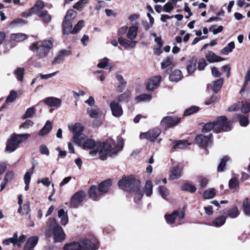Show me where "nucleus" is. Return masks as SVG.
<instances>
[{"instance_id": "nucleus-54", "label": "nucleus", "mask_w": 250, "mask_h": 250, "mask_svg": "<svg viewBox=\"0 0 250 250\" xmlns=\"http://www.w3.org/2000/svg\"><path fill=\"white\" fill-rule=\"evenodd\" d=\"M158 192L162 197L165 199H166L169 195L168 189L164 186H160L158 188Z\"/></svg>"}, {"instance_id": "nucleus-23", "label": "nucleus", "mask_w": 250, "mask_h": 250, "mask_svg": "<svg viewBox=\"0 0 250 250\" xmlns=\"http://www.w3.org/2000/svg\"><path fill=\"white\" fill-rule=\"evenodd\" d=\"M111 186V181L109 179L105 180L100 183L97 187L102 195L108 191Z\"/></svg>"}, {"instance_id": "nucleus-34", "label": "nucleus", "mask_w": 250, "mask_h": 250, "mask_svg": "<svg viewBox=\"0 0 250 250\" xmlns=\"http://www.w3.org/2000/svg\"><path fill=\"white\" fill-rule=\"evenodd\" d=\"M52 126L51 122L48 121L46 122L43 127L41 129L39 132V136H44L48 134L52 129Z\"/></svg>"}, {"instance_id": "nucleus-28", "label": "nucleus", "mask_w": 250, "mask_h": 250, "mask_svg": "<svg viewBox=\"0 0 250 250\" xmlns=\"http://www.w3.org/2000/svg\"><path fill=\"white\" fill-rule=\"evenodd\" d=\"M58 217L61 219V223L63 226H65L68 222V217L67 211L63 209H61L58 211Z\"/></svg>"}, {"instance_id": "nucleus-33", "label": "nucleus", "mask_w": 250, "mask_h": 250, "mask_svg": "<svg viewBox=\"0 0 250 250\" xmlns=\"http://www.w3.org/2000/svg\"><path fill=\"white\" fill-rule=\"evenodd\" d=\"M223 79L220 78L215 81H214L212 83V84H210L209 86H210L212 91L215 93H217L221 88L223 83Z\"/></svg>"}, {"instance_id": "nucleus-17", "label": "nucleus", "mask_w": 250, "mask_h": 250, "mask_svg": "<svg viewBox=\"0 0 250 250\" xmlns=\"http://www.w3.org/2000/svg\"><path fill=\"white\" fill-rule=\"evenodd\" d=\"M71 52L69 50H62L60 51L57 56L54 58L52 61V64H57L62 62L65 57L70 55Z\"/></svg>"}, {"instance_id": "nucleus-59", "label": "nucleus", "mask_w": 250, "mask_h": 250, "mask_svg": "<svg viewBox=\"0 0 250 250\" xmlns=\"http://www.w3.org/2000/svg\"><path fill=\"white\" fill-rule=\"evenodd\" d=\"M229 158L227 156H225L221 160L219 165L218 166V171H223L225 168L226 163L229 160Z\"/></svg>"}, {"instance_id": "nucleus-19", "label": "nucleus", "mask_w": 250, "mask_h": 250, "mask_svg": "<svg viewBox=\"0 0 250 250\" xmlns=\"http://www.w3.org/2000/svg\"><path fill=\"white\" fill-rule=\"evenodd\" d=\"M89 198L94 201H97L102 195L96 186H91L88 190Z\"/></svg>"}, {"instance_id": "nucleus-61", "label": "nucleus", "mask_w": 250, "mask_h": 250, "mask_svg": "<svg viewBox=\"0 0 250 250\" xmlns=\"http://www.w3.org/2000/svg\"><path fill=\"white\" fill-rule=\"evenodd\" d=\"M35 112L34 108L33 107H30L28 108L25 113L22 116V119H25L26 118H29L32 117L33 114H34Z\"/></svg>"}, {"instance_id": "nucleus-4", "label": "nucleus", "mask_w": 250, "mask_h": 250, "mask_svg": "<svg viewBox=\"0 0 250 250\" xmlns=\"http://www.w3.org/2000/svg\"><path fill=\"white\" fill-rule=\"evenodd\" d=\"M47 227L46 235L50 237L52 231L55 242H60L65 239L64 232L62 228L58 224L55 219L50 218L49 220Z\"/></svg>"}, {"instance_id": "nucleus-41", "label": "nucleus", "mask_w": 250, "mask_h": 250, "mask_svg": "<svg viewBox=\"0 0 250 250\" xmlns=\"http://www.w3.org/2000/svg\"><path fill=\"white\" fill-rule=\"evenodd\" d=\"M235 118H238L239 120L240 124L242 126H246L249 123L248 117L241 114H237L234 116Z\"/></svg>"}, {"instance_id": "nucleus-46", "label": "nucleus", "mask_w": 250, "mask_h": 250, "mask_svg": "<svg viewBox=\"0 0 250 250\" xmlns=\"http://www.w3.org/2000/svg\"><path fill=\"white\" fill-rule=\"evenodd\" d=\"M243 208L244 213L246 215H250V202L248 198L244 200L243 203Z\"/></svg>"}, {"instance_id": "nucleus-49", "label": "nucleus", "mask_w": 250, "mask_h": 250, "mask_svg": "<svg viewBox=\"0 0 250 250\" xmlns=\"http://www.w3.org/2000/svg\"><path fill=\"white\" fill-rule=\"evenodd\" d=\"M226 217H225L224 216H220V217L217 218L216 219H215L213 221V226L217 227H220L224 224V223L226 222Z\"/></svg>"}, {"instance_id": "nucleus-30", "label": "nucleus", "mask_w": 250, "mask_h": 250, "mask_svg": "<svg viewBox=\"0 0 250 250\" xmlns=\"http://www.w3.org/2000/svg\"><path fill=\"white\" fill-rule=\"evenodd\" d=\"M197 60L193 57L187 63V71L189 74H192L196 69Z\"/></svg>"}, {"instance_id": "nucleus-22", "label": "nucleus", "mask_w": 250, "mask_h": 250, "mask_svg": "<svg viewBox=\"0 0 250 250\" xmlns=\"http://www.w3.org/2000/svg\"><path fill=\"white\" fill-rule=\"evenodd\" d=\"M118 42L125 49H127L128 48H134L136 46L137 43L136 41L128 40L121 37L119 38Z\"/></svg>"}, {"instance_id": "nucleus-14", "label": "nucleus", "mask_w": 250, "mask_h": 250, "mask_svg": "<svg viewBox=\"0 0 250 250\" xmlns=\"http://www.w3.org/2000/svg\"><path fill=\"white\" fill-rule=\"evenodd\" d=\"M180 121V118L177 117L167 116L164 118L161 121V125L166 127H172L176 125Z\"/></svg>"}, {"instance_id": "nucleus-7", "label": "nucleus", "mask_w": 250, "mask_h": 250, "mask_svg": "<svg viewBox=\"0 0 250 250\" xmlns=\"http://www.w3.org/2000/svg\"><path fill=\"white\" fill-rule=\"evenodd\" d=\"M69 128L73 133V140L76 144H80L81 143L82 138L84 137L83 134V127L79 123L75 124V125H69Z\"/></svg>"}, {"instance_id": "nucleus-45", "label": "nucleus", "mask_w": 250, "mask_h": 250, "mask_svg": "<svg viewBox=\"0 0 250 250\" xmlns=\"http://www.w3.org/2000/svg\"><path fill=\"white\" fill-rule=\"evenodd\" d=\"M235 47V44L233 42H229L227 46L225 47L221 51V53L223 55H228L231 52Z\"/></svg>"}, {"instance_id": "nucleus-44", "label": "nucleus", "mask_w": 250, "mask_h": 250, "mask_svg": "<svg viewBox=\"0 0 250 250\" xmlns=\"http://www.w3.org/2000/svg\"><path fill=\"white\" fill-rule=\"evenodd\" d=\"M152 98L150 94H141L135 98V100L137 102H149Z\"/></svg>"}, {"instance_id": "nucleus-55", "label": "nucleus", "mask_w": 250, "mask_h": 250, "mask_svg": "<svg viewBox=\"0 0 250 250\" xmlns=\"http://www.w3.org/2000/svg\"><path fill=\"white\" fill-rule=\"evenodd\" d=\"M131 93L129 91H125L124 93L119 95L118 97L119 102H127L128 99L130 97Z\"/></svg>"}, {"instance_id": "nucleus-13", "label": "nucleus", "mask_w": 250, "mask_h": 250, "mask_svg": "<svg viewBox=\"0 0 250 250\" xmlns=\"http://www.w3.org/2000/svg\"><path fill=\"white\" fill-rule=\"evenodd\" d=\"M109 106L113 116L119 118L123 115L122 107L118 102L115 101H112L110 103Z\"/></svg>"}, {"instance_id": "nucleus-32", "label": "nucleus", "mask_w": 250, "mask_h": 250, "mask_svg": "<svg viewBox=\"0 0 250 250\" xmlns=\"http://www.w3.org/2000/svg\"><path fill=\"white\" fill-rule=\"evenodd\" d=\"M63 26V34H68L69 33H72V21L70 20H65L64 19V21L62 23Z\"/></svg>"}, {"instance_id": "nucleus-25", "label": "nucleus", "mask_w": 250, "mask_h": 250, "mask_svg": "<svg viewBox=\"0 0 250 250\" xmlns=\"http://www.w3.org/2000/svg\"><path fill=\"white\" fill-rule=\"evenodd\" d=\"M37 15L41 19L42 22L44 24L48 23L51 21V15L45 10L42 11H39Z\"/></svg>"}, {"instance_id": "nucleus-8", "label": "nucleus", "mask_w": 250, "mask_h": 250, "mask_svg": "<svg viewBox=\"0 0 250 250\" xmlns=\"http://www.w3.org/2000/svg\"><path fill=\"white\" fill-rule=\"evenodd\" d=\"M184 216L185 212L181 210H175L169 215H165L167 222L169 224H172L174 221L176 222L178 224H181Z\"/></svg>"}, {"instance_id": "nucleus-26", "label": "nucleus", "mask_w": 250, "mask_h": 250, "mask_svg": "<svg viewBox=\"0 0 250 250\" xmlns=\"http://www.w3.org/2000/svg\"><path fill=\"white\" fill-rule=\"evenodd\" d=\"M44 103L50 106H60L62 104V100L60 99L49 97L44 100Z\"/></svg>"}, {"instance_id": "nucleus-64", "label": "nucleus", "mask_w": 250, "mask_h": 250, "mask_svg": "<svg viewBox=\"0 0 250 250\" xmlns=\"http://www.w3.org/2000/svg\"><path fill=\"white\" fill-rule=\"evenodd\" d=\"M250 81V69L246 73V74L245 76V83H244V85L240 91L241 92H242L245 90V88L247 86V84Z\"/></svg>"}, {"instance_id": "nucleus-50", "label": "nucleus", "mask_w": 250, "mask_h": 250, "mask_svg": "<svg viewBox=\"0 0 250 250\" xmlns=\"http://www.w3.org/2000/svg\"><path fill=\"white\" fill-rule=\"evenodd\" d=\"M76 15L77 12L73 9H70L67 11L66 14L65 16L64 19L65 20H70L72 21L76 17Z\"/></svg>"}, {"instance_id": "nucleus-42", "label": "nucleus", "mask_w": 250, "mask_h": 250, "mask_svg": "<svg viewBox=\"0 0 250 250\" xmlns=\"http://www.w3.org/2000/svg\"><path fill=\"white\" fill-rule=\"evenodd\" d=\"M137 26H132L130 27L127 33V38L130 40L135 39L137 36Z\"/></svg>"}, {"instance_id": "nucleus-6", "label": "nucleus", "mask_w": 250, "mask_h": 250, "mask_svg": "<svg viewBox=\"0 0 250 250\" xmlns=\"http://www.w3.org/2000/svg\"><path fill=\"white\" fill-rule=\"evenodd\" d=\"M26 238V236L23 234L18 237V233L15 232L12 237L5 239L2 242V244L4 245H9L10 244H12L13 246L20 248L22 244L25 241Z\"/></svg>"}, {"instance_id": "nucleus-24", "label": "nucleus", "mask_w": 250, "mask_h": 250, "mask_svg": "<svg viewBox=\"0 0 250 250\" xmlns=\"http://www.w3.org/2000/svg\"><path fill=\"white\" fill-rule=\"evenodd\" d=\"M11 136L19 146V144L28 139L30 137V134L28 133L20 134H13Z\"/></svg>"}, {"instance_id": "nucleus-36", "label": "nucleus", "mask_w": 250, "mask_h": 250, "mask_svg": "<svg viewBox=\"0 0 250 250\" xmlns=\"http://www.w3.org/2000/svg\"><path fill=\"white\" fill-rule=\"evenodd\" d=\"M189 143L186 140H179L174 142L173 143V148L176 149H184L186 148Z\"/></svg>"}, {"instance_id": "nucleus-3", "label": "nucleus", "mask_w": 250, "mask_h": 250, "mask_svg": "<svg viewBox=\"0 0 250 250\" xmlns=\"http://www.w3.org/2000/svg\"><path fill=\"white\" fill-rule=\"evenodd\" d=\"M54 40L50 38L42 42L33 43L30 46L33 51H36L37 55L40 58H44L48 54L50 49L53 46Z\"/></svg>"}, {"instance_id": "nucleus-2", "label": "nucleus", "mask_w": 250, "mask_h": 250, "mask_svg": "<svg viewBox=\"0 0 250 250\" xmlns=\"http://www.w3.org/2000/svg\"><path fill=\"white\" fill-rule=\"evenodd\" d=\"M119 187L125 190L135 192L134 200L137 202L143 196L142 191L140 189V182L133 176L123 178L118 182Z\"/></svg>"}, {"instance_id": "nucleus-63", "label": "nucleus", "mask_w": 250, "mask_h": 250, "mask_svg": "<svg viewBox=\"0 0 250 250\" xmlns=\"http://www.w3.org/2000/svg\"><path fill=\"white\" fill-rule=\"evenodd\" d=\"M84 22L83 20L80 21L72 30V34H75L78 32L84 26Z\"/></svg>"}, {"instance_id": "nucleus-37", "label": "nucleus", "mask_w": 250, "mask_h": 250, "mask_svg": "<svg viewBox=\"0 0 250 250\" xmlns=\"http://www.w3.org/2000/svg\"><path fill=\"white\" fill-rule=\"evenodd\" d=\"M44 7V3L42 0H39L37 1L36 3L31 8H30V12H34V13L38 14L39 11H42V8Z\"/></svg>"}, {"instance_id": "nucleus-31", "label": "nucleus", "mask_w": 250, "mask_h": 250, "mask_svg": "<svg viewBox=\"0 0 250 250\" xmlns=\"http://www.w3.org/2000/svg\"><path fill=\"white\" fill-rule=\"evenodd\" d=\"M206 57L209 62H221L224 60V59L216 55L213 52L209 51L206 55Z\"/></svg>"}, {"instance_id": "nucleus-47", "label": "nucleus", "mask_w": 250, "mask_h": 250, "mask_svg": "<svg viewBox=\"0 0 250 250\" xmlns=\"http://www.w3.org/2000/svg\"><path fill=\"white\" fill-rule=\"evenodd\" d=\"M35 167V164H33L31 168L25 173L24 176V183H30L31 175L34 172Z\"/></svg>"}, {"instance_id": "nucleus-5", "label": "nucleus", "mask_w": 250, "mask_h": 250, "mask_svg": "<svg viewBox=\"0 0 250 250\" xmlns=\"http://www.w3.org/2000/svg\"><path fill=\"white\" fill-rule=\"evenodd\" d=\"M214 132L219 133L222 131H228L231 129V123L229 121L226 116H220L218 117L214 122Z\"/></svg>"}, {"instance_id": "nucleus-18", "label": "nucleus", "mask_w": 250, "mask_h": 250, "mask_svg": "<svg viewBox=\"0 0 250 250\" xmlns=\"http://www.w3.org/2000/svg\"><path fill=\"white\" fill-rule=\"evenodd\" d=\"M183 168L179 165L172 167L170 170L169 178L174 180L180 178L182 174Z\"/></svg>"}, {"instance_id": "nucleus-56", "label": "nucleus", "mask_w": 250, "mask_h": 250, "mask_svg": "<svg viewBox=\"0 0 250 250\" xmlns=\"http://www.w3.org/2000/svg\"><path fill=\"white\" fill-rule=\"evenodd\" d=\"M214 122H210L206 124L202 128V132L203 133H206L210 130H211L212 129L214 130Z\"/></svg>"}, {"instance_id": "nucleus-15", "label": "nucleus", "mask_w": 250, "mask_h": 250, "mask_svg": "<svg viewBox=\"0 0 250 250\" xmlns=\"http://www.w3.org/2000/svg\"><path fill=\"white\" fill-rule=\"evenodd\" d=\"M87 111L91 118L95 119L101 118L104 115L103 110L97 106H94L93 107L88 108L87 109Z\"/></svg>"}, {"instance_id": "nucleus-9", "label": "nucleus", "mask_w": 250, "mask_h": 250, "mask_svg": "<svg viewBox=\"0 0 250 250\" xmlns=\"http://www.w3.org/2000/svg\"><path fill=\"white\" fill-rule=\"evenodd\" d=\"M81 250H97L98 242L95 238L91 240L84 239L80 240Z\"/></svg>"}, {"instance_id": "nucleus-11", "label": "nucleus", "mask_w": 250, "mask_h": 250, "mask_svg": "<svg viewBox=\"0 0 250 250\" xmlns=\"http://www.w3.org/2000/svg\"><path fill=\"white\" fill-rule=\"evenodd\" d=\"M86 196L84 191L81 190L76 192L71 197L70 205L72 207L77 208L82 202Z\"/></svg>"}, {"instance_id": "nucleus-39", "label": "nucleus", "mask_w": 250, "mask_h": 250, "mask_svg": "<svg viewBox=\"0 0 250 250\" xmlns=\"http://www.w3.org/2000/svg\"><path fill=\"white\" fill-rule=\"evenodd\" d=\"M89 0H79L73 6V8L78 11H82L88 4Z\"/></svg>"}, {"instance_id": "nucleus-52", "label": "nucleus", "mask_w": 250, "mask_h": 250, "mask_svg": "<svg viewBox=\"0 0 250 250\" xmlns=\"http://www.w3.org/2000/svg\"><path fill=\"white\" fill-rule=\"evenodd\" d=\"M24 69L22 68H18L14 72V75L18 81H22L23 77Z\"/></svg>"}, {"instance_id": "nucleus-51", "label": "nucleus", "mask_w": 250, "mask_h": 250, "mask_svg": "<svg viewBox=\"0 0 250 250\" xmlns=\"http://www.w3.org/2000/svg\"><path fill=\"white\" fill-rule=\"evenodd\" d=\"M215 195V190L214 188H209L205 190L203 196L205 199L212 198Z\"/></svg>"}, {"instance_id": "nucleus-43", "label": "nucleus", "mask_w": 250, "mask_h": 250, "mask_svg": "<svg viewBox=\"0 0 250 250\" xmlns=\"http://www.w3.org/2000/svg\"><path fill=\"white\" fill-rule=\"evenodd\" d=\"M153 185L152 183L150 181H147L146 183L145 189L143 193H145L147 196H150L152 193Z\"/></svg>"}, {"instance_id": "nucleus-57", "label": "nucleus", "mask_w": 250, "mask_h": 250, "mask_svg": "<svg viewBox=\"0 0 250 250\" xmlns=\"http://www.w3.org/2000/svg\"><path fill=\"white\" fill-rule=\"evenodd\" d=\"M241 109L244 113L250 112V103L248 102H242Z\"/></svg>"}, {"instance_id": "nucleus-35", "label": "nucleus", "mask_w": 250, "mask_h": 250, "mask_svg": "<svg viewBox=\"0 0 250 250\" xmlns=\"http://www.w3.org/2000/svg\"><path fill=\"white\" fill-rule=\"evenodd\" d=\"M182 78V72L179 70H174L169 75V79L172 82H177Z\"/></svg>"}, {"instance_id": "nucleus-58", "label": "nucleus", "mask_w": 250, "mask_h": 250, "mask_svg": "<svg viewBox=\"0 0 250 250\" xmlns=\"http://www.w3.org/2000/svg\"><path fill=\"white\" fill-rule=\"evenodd\" d=\"M199 109V107L196 106H193L190 107V108L186 110L184 112V116H188L191 115L196 112H197Z\"/></svg>"}, {"instance_id": "nucleus-38", "label": "nucleus", "mask_w": 250, "mask_h": 250, "mask_svg": "<svg viewBox=\"0 0 250 250\" xmlns=\"http://www.w3.org/2000/svg\"><path fill=\"white\" fill-rule=\"evenodd\" d=\"M10 38L12 41L20 42L25 40L27 38V36L23 33L12 34Z\"/></svg>"}, {"instance_id": "nucleus-1", "label": "nucleus", "mask_w": 250, "mask_h": 250, "mask_svg": "<svg viewBox=\"0 0 250 250\" xmlns=\"http://www.w3.org/2000/svg\"><path fill=\"white\" fill-rule=\"evenodd\" d=\"M81 141V143L77 144L79 146H81L84 149L90 150L89 154L92 156H96L98 153L100 158L102 160H105L108 155L113 156L116 155L123 146V141L120 139H118L116 142L110 138L102 143L95 142L91 139H85L84 136L82 138Z\"/></svg>"}, {"instance_id": "nucleus-20", "label": "nucleus", "mask_w": 250, "mask_h": 250, "mask_svg": "<svg viewBox=\"0 0 250 250\" xmlns=\"http://www.w3.org/2000/svg\"><path fill=\"white\" fill-rule=\"evenodd\" d=\"M116 78L118 82V85L116 87V90L118 92H122L124 91L126 87V82L124 80L123 76L118 73L115 74Z\"/></svg>"}, {"instance_id": "nucleus-53", "label": "nucleus", "mask_w": 250, "mask_h": 250, "mask_svg": "<svg viewBox=\"0 0 250 250\" xmlns=\"http://www.w3.org/2000/svg\"><path fill=\"white\" fill-rule=\"evenodd\" d=\"M181 189L182 190L189 191L191 193L194 192L196 190V188L195 186L188 183L184 184L182 186Z\"/></svg>"}, {"instance_id": "nucleus-21", "label": "nucleus", "mask_w": 250, "mask_h": 250, "mask_svg": "<svg viewBox=\"0 0 250 250\" xmlns=\"http://www.w3.org/2000/svg\"><path fill=\"white\" fill-rule=\"evenodd\" d=\"M38 242V237L35 236L29 237L24 247V250H32L36 247Z\"/></svg>"}, {"instance_id": "nucleus-16", "label": "nucleus", "mask_w": 250, "mask_h": 250, "mask_svg": "<svg viewBox=\"0 0 250 250\" xmlns=\"http://www.w3.org/2000/svg\"><path fill=\"white\" fill-rule=\"evenodd\" d=\"M161 79L162 77L160 75L150 78L147 83L146 89L148 90H153L159 86Z\"/></svg>"}, {"instance_id": "nucleus-10", "label": "nucleus", "mask_w": 250, "mask_h": 250, "mask_svg": "<svg viewBox=\"0 0 250 250\" xmlns=\"http://www.w3.org/2000/svg\"><path fill=\"white\" fill-rule=\"evenodd\" d=\"M212 135L211 134H208L207 135L201 134L197 135L195 138V141L200 146L206 147L211 145Z\"/></svg>"}, {"instance_id": "nucleus-27", "label": "nucleus", "mask_w": 250, "mask_h": 250, "mask_svg": "<svg viewBox=\"0 0 250 250\" xmlns=\"http://www.w3.org/2000/svg\"><path fill=\"white\" fill-rule=\"evenodd\" d=\"M18 146V145L11 136L10 139L7 142L5 150L6 151L11 153L14 151Z\"/></svg>"}, {"instance_id": "nucleus-40", "label": "nucleus", "mask_w": 250, "mask_h": 250, "mask_svg": "<svg viewBox=\"0 0 250 250\" xmlns=\"http://www.w3.org/2000/svg\"><path fill=\"white\" fill-rule=\"evenodd\" d=\"M173 58L171 56H168L166 59H164L161 62V67L164 69L168 67L174 66V63L172 62Z\"/></svg>"}, {"instance_id": "nucleus-60", "label": "nucleus", "mask_w": 250, "mask_h": 250, "mask_svg": "<svg viewBox=\"0 0 250 250\" xmlns=\"http://www.w3.org/2000/svg\"><path fill=\"white\" fill-rule=\"evenodd\" d=\"M17 97V93L16 91H11L10 94L8 95L7 99H6L5 102L6 103L13 102L16 100Z\"/></svg>"}, {"instance_id": "nucleus-62", "label": "nucleus", "mask_w": 250, "mask_h": 250, "mask_svg": "<svg viewBox=\"0 0 250 250\" xmlns=\"http://www.w3.org/2000/svg\"><path fill=\"white\" fill-rule=\"evenodd\" d=\"M174 8L173 5L171 3V2H167L166 4H165L163 7V11L169 13L171 11H172Z\"/></svg>"}, {"instance_id": "nucleus-48", "label": "nucleus", "mask_w": 250, "mask_h": 250, "mask_svg": "<svg viewBox=\"0 0 250 250\" xmlns=\"http://www.w3.org/2000/svg\"><path fill=\"white\" fill-rule=\"evenodd\" d=\"M239 215V210L236 206L233 207L228 211V216L231 218H234Z\"/></svg>"}, {"instance_id": "nucleus-12", "label": "nucleus", "mask_w": 250, "mask_h": 250, "mask_svg": "<svg viewBox=\"0 0 250 250\" xmlns=\"http://www.w3.org/2000/svg\"><path fill=\"white\" fill-rule=\"evenodd\" d=\"M160 133L161 130L158 128H155L146 132L141 133L140 138L146 139L153 142L160 135Z\"/></svg>"}, {"instance_id": "nucleus-29", "label": "nucleus", "mask_w": 250, "mask_h": 250, "mask_svg": "<svg viewBox=\"0 0 250 250\" xmlns=\"http://www.w3.org/2000/svg\"><path fill=\"white\" fill-rule=\"evenodd\" d=\"M63 250H81V244L79 242H73L65 244L63 248Z\"/></svg>"}]
</instances>
